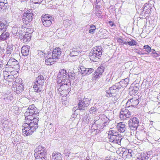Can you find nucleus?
I'll return each instance as SVG.
<instances>
[{
  "label": "nucleus",
  "mask_w": 160,
  "mask_h": 160,
  "mask_svg": "<svg viewBox=\"0 0 160 160\" xmlns=\"http://www.w3.org/2000/svg\"><path fill=\"white\" fill-rule=\"evenodd\" d=\"M94 71V70L92 68H87L85 73H84V75H85L87 74L89 75Z\"/></svg>",
  "instance_id": "41"
},
{
  "label": "nucleus",
  "mask_w": 160,
  "mask_h": 160,
  "mask_svg": "<svg viewBox=\"0 0 160 160\" xmlns=\"http://www.w3.org/2000/svg\"><path fill=\"white\" fill-rule=\"evenodd\" d=\"M12 48L11 47H9L8 46L7 48L6 53L8 54H10L11 53L12 51Z\"/></svg>",
  "instance_id": "46"
},
{
  "label": "nucleus",
  "mask_w": 160,
  "mask_h": 160,
  "mask_svg": "<svg viewBox=\"0 0 160 160\" xmlns=\"http://www.w3.org/2000/svg\"><path fill=\"white\" fill-rule=\"evenodd\" d=\"M129 81V78H126L124 79H122L119 82L117 83V85L121 89V88H122L126 87L128 84Z\"/></svg>",
  "instance_id": "20"
},
{
  "label": "nucleus",
  "mask_w": 160,
  "mask_h": 160,
  "mask_svg": "<svg viewBox=\"0 0 160 160\" xmlns=\"http://www.w3.org/2000/svg\"><path fill=\"white\" fill-rule=\"evenodd\" d=\"M12 67H9L8 68L7 67H5V71L6 72H7L8 71V70H9L10 71L9 72H11V71L12 70Z\"/></svg>",
  "instance_id": "51"
},
{
  "label": "nucleus",
  "mask_w": 160,
  "mask_h": 160,
  "mask_svg": "<svg viewBox=\"0 0 160 160\" xmlns=\"http://www.w3.org/2000/svg\"><path fill=\"white\" fill-rule=\"evenodd\" d=\"M96 28L95 26L93 25H91L90 27V28L89 30V32L91 33H93L94 31L96 29Z\"/></svg>",
  "instance_id": "42"
},
{
  "label": "nucleus",
  "mask_w": 160,
  "mask_h": 160,
  "mask_svg": "<svg viewBox=\"0 0 160 160\" xmlns=\"http://www.w3.org/2000/svg\"><path fill=\"white\" fill-rule=\"evenodd\" d=\"M103 125H102L101 126V127H100V129H102L104 127H103Z\"/></svg>",
  "instance_id": "64"
},
{
  "label": "nucleus",
  "mask_w": 160,
  "mask_h": 160,
  "mask_svg": "<svg viewBox=\"0 0 160 160\" xmlns=\"http://www.w3.org/2000/svg\"><path fill=\"white\" fill-rule=\"evenodd\" d=\"M39 112L37 108L33 104L30 105L24 113L25 117H30V118H36L38 116Z\"/></svg>",
  "instance_id": "4"
},
{
  "label": "nucleus",
  "mask_w": 160,
  "mask_h": 160,
  "mask_svg": "<svg viewBox=\"0 0 160 160\" xmlns=\"http://www.w3.org/2000/svg\"><path fill=\"white\" fill-rule=\"evenodd\" d=\"M45 148L42 145L38 146L34 150V157L36 160H43L46 152L45 151Z\"/></svg>",
  "instance_id": "7"
},
{
  "label": "nucleus",
  "mask_w": 160,
  "mask_h": 160,
  "mask_svg": "<svg viewBox=\"0 0 160 160\" xmlns=\"http://www.w3.org/2000/svg\"><path fill=\"white\" fill-rule=\"evenodd\" d=\"M128 45L132 46L136 45L137 44V42L135 40L132 39L131 41L128 42Z\"/></svg>",
  "instance_id": "43"
},
{
  "label": "nucleus",
  "mask_w": 160,
  "mask_h": 160,
  "mask_svg": "<svg viewBox=\"0 0 160 160\" xmlns=\"http://www.w3.org/2000/svg\"><path fill=\"white\" fill-rule=\"evenodd\" d=\"M116 128L119 132L122 133L124 132L126 130V125L123 122L118 123L117 125Z\"/></svg>",
  "instance_id": "21"
},
{
  "label": "nucleus",
  "mask_w": 160,
  "mask_h": 160,
  "mask_svg": "<svg viewBox=\"0 0 160 160\" xmlns=\"http://www.w3.org/2000/svg\"><path fill=\"white\" fill-rule=\"evenodd\" d=\"M7 30H5V31L2 32L1 35L0 36V41H4L6 40L9 37V33L6 31Z\"/></svg>",
  "instance_id": "25"
},
{
  "label": "nucleus",
  "mask_w": 160,
  "mask_h": 160,
  "mask_svg": "<svg viewBox=\"0 0 160 160\" xmlns=\"http://www.w3.org/2000/svg\"><path fill=\"white\" fill-rule=\"evenodd\" d=\"M143 48L146 50V51L149 53L151 52V48L148 45H144L143 47Z\"/></svg>",
  "instance_id": "44"
},
{
  "label": "nucleus",
  "mask_w": 160,
  "mask_h": 160,
  "mask_svg": "<svg viewBox=\"0 0 160 160\" xmlns=\"http://www.w3.org/2000/svg\"><path fill=\"white\" fill-rule=\"evenodd\" d=\"M138 96L135 95L132 98L129 99L126 104V106L128 108H129L131 107H135L138 104L139 101L138 100Z\"/></svg>",
  "instance_id": "12"
},
{
  "label": "nucleus",
  "mask_w": 160,
  "mask_h": 160,
  "mask_svg": "<svg viewBox=\"0 0 160 160\" xmlns=\"http://www.w3.org/2000/svg\"><path fill=\"white\" fill-rule=\"evenodd\" d=\"M128 42H124V44H125L126 45H128Z\"/></svg>",
  "instance_id": "62"
},
{
  "label": "nucleus",
  "mask_w": 160,
  "mask_h": 160,
  "mask_svg": "<svg viewBox=\"0 0 160 160\" xmlns=\"http://www.w3.org/2000/svg\"><path fill=\"white\" fill-rule=\"evenodd\" d=\"M55 59L53 57H52L51 52H48L46 57L45 60V63L47 65H52L55 62Z\"/></svg>",
  "instance_id": "18"
},
{
  "label": "nucleus",
  "mask_w": 160,
  "mask_h": 160,
  "mask_svg": "<svg viewBox=\"0 0 160 160\" xmlns=\"http://www.w3.org/2000/svg\"><path fill=\"white\" fill-rule=\"evenodd\" d=\"M18 31V28L16 27H13L12 28V32L14 35H16Z\"/></svg>",
  "instance_id": "49"
},
{
  "label": "nucleus",
  "mask_w": 160,
  "mask_h": 160,
  "mask_svg": "<svg viewBox=\"0 0 160 160\" xmlns=\"http://www.w3.org/2000/svg\"><path fill=\"white\" fill-rule=\"evenodd\" d=\"M108 123L107 122H104L102 124L103 125V127H104L105 126H106L107 124Z\"/></svg>",
  "instance_id": "58"
},
{
  "label": "nucleus",
  "mask_w": 160,
  "mask_h": 160,
  "mask_svg": "<svg viewBox=\"0 0 160 160\" xmlns=\"http://www.w3.org/2000/svg\"><path fill=\"white\" fill-rule=\"evenodd\" d=\"M138 54L140 55H144L146 54V53H143L141 51H139L137 52Z\"/></svg>",
  "instance_id": "56"
},
{
  "label": "nucleus",
  "mask_w": 160,
  "mask_h": 160,
  "mask_svg": "<svg viewBox=\"0 0 160 160\" xmlns=\"http://www.w3.org/2000/svg\"><path fill=\"white\" fill-rule=\"evenodd\" d=\"M42 0H31V1L34 4H40L42 2Z\"/></svg>",
  "instance_id": "48"
},
{
  "label": "nucleus",
  "mask_w": 160,
  "mask_h": 160,
  "mask_svg": "<svg viewBox=\"0 0 160 160\" xmlns=\"http://www.w3.org/2000/svg\"><path fill=\"white\" fill-rule=\"evenodd\" d=\"M3 153V151L1 147L0 146V155Z\"/></svg>",
  "instance_id": "59"
},
{
  "label": "nucleus",
  "mask_w": 160,
  "mask_h": 160,
  "mask_svg": "<svg viewBox=\"0 0 160 160\" xmlns=\"http://www.w3.org/2000/svg\"><path fill=\"white\" fill-rule=\"evenodd\" d=\"M3 67V65L2 63V60H0V70H1Z\"/></svg>",
  "instance_id": "54"
},
{
  "label": "nucleus",
  "mask_w": 160,
  "mask_h": 160,
  "mask_svg": "<svg viewBox=\"0 0 160 160\" xmlns=\"http://www.w3.org/2000/svg\"><path fill=\"white\" fill-rule=\"evenodd\" d=\"M132 113L127 108H124L121 109L120 114V118L122 120H125L130 118L132 115Z\"/></svg>",
  "instance_id": "9"
},
{
  "label": "nucleus",
  "mask_w": 160,
  "mask_h": 160,
  "mask_svg": "<svg viewBox=\"0 0 160 160\" xmlns=\"http://www.w3.org/2000/svg\"><path fill=\"white\" fill-rule=\"evenodd\" d=\"M148 158L149 157L147 156V154L145 153H141L136 160H147Z\"/></svg>",
  "instance_id": "33"
},
{
  "label": "nucleus",
  "mask_w": 160,
  "mask_h": 160,
  "mask_svg": "<svg viewBox=\"0 0 160 160\" xmlns=\"http://www.w3.org/2000/svg\"><path fill=\"white\" fill-rule=\"evenodd\" d=\"M18 33L19 34V37L21 40H22L24 43H27L30 41L31 37V33L26 32L25 34H21L20 33V31Z\"/></svg>",
  "instance_id": "15"
},
{
  "label": "nucleus",
  "mask_w": 160,
  "mask_h": 160,
  "mask_svg": "<svg viewBox=\"0 0 160 160\" xmlns=\"http://www.w3.org/2000/svg\"><path fill=\"white\" fill-rule=\"evenodd\" d=\"M117 134H118L117 132L113 129L112 128L109 131L108 137L110 135H116Z\"/></svg>",
  "instance_id": "40"
},
{
  "label": "nucleus",
  "mask_w": 160,
  "mask_h": 160,
  "mask_svg": "<svg viewBox=\"0 0 160 160\" xmlns=\"http://www.w3.org/2000/svg\"><path fill=\"white\" fill-rule=\"evenodd\" d=\"M132 151L131 150H125L123 152L122 155L124 156H132Z\"/></svg>",
  "instance_id": "39"
},
{
  "label": "nucleus",
  "mask_w": 160,
  "mask_h": 160,
  "mask_svg": "<svg viewBox=\"0 0 160 160\" xmlns=\"http://www.w3.org/2000/svg\"><path fill=\"white\" fill-rule=\"evenodd\" d=\"M2 122L3 130L5 131H7L8 129H10L12 126V124L8 119H3Z\"/></svg>",
  "instance_id": "17"
},
{
  "label": "nucleus",
  "mask_w": 160,
  "mask_h": 160,
  "mask_svg": "<svg viewBox=\"0 0 160 160\" xmlns=\"http://www.w3.org/2000/svg\"><path fill=\"white\" fill-rule=\"evenodd\" d=\"M38 54L39 56L40 57H43L44 53L42 51H38Z\"/></svg>",
  "instance_id": "50"
},
{
  "label": "nucleus",
  "mask_w": 160,
  "mask_h": 160,
  "mask_svg": "<svg viewBox=\"0 0 160 160\" xmlns=\"http://www.w3.org/2000/svg\"><path fill=\"white\" fill-rule=\"evenodd\" d=\"M102 49L100 46L94 48L93 51L91 52L89 54V58L91 61L97 62L99 60L102 55Z\"/></svg>",
  "instance_id": "3"
},
{
  "label": "nucleus",
  "mask_w": 160,
  "mask_h": 160,
  "mask_svg": "<svg viewBox=\"0 0 160 160\" xmlns=\"http://www.w3.org/2000/svg\"><path fill=\"white\" fill-rule=\"evenodd\" d=\"M90 100V99L84 98L82 100H79L78 107L80 111L85 110L89 105Z\"/></svg>",
  "instance_id": "10"
},
{
  "label": "nucleus",
  "mask_w": 160,
  "mask_h": 160,
  "mask_svg": "<svg viewBox=\"0 0 160 160\" xmlns=\"http://www.w3.org/2000/svg\"><path fill=\"white\" fill-rule=\"evenodd\" d=\"M111 76L110 75H108L106 77V79L105 80V83H110L111 81Z\"/></svg>",
  "instance_id": "47"
},
{
  "label": "nucleus",
  "mask_w": 160,
  "mask_h": 160,
  "mask_svg": "<svg viewBox=\"0 0 160 160\" xmlns=\"http://www.w3.org/2000/svg\"><path fill=\"white\" fill-rule=\"evenodd\" d=\"M109 25L111 26V27L113 26L114 25V23L112 21H109Z\"/></svg>",
  "instance_id": "55"
},
{
  "label": "nucleus",
  "mask_w": 160,
  "mask_h": 160,
  "mask_svg": "<svg viewBox=\"0 0 160 160\" xmlns=\"http://www.w3.org/2000/svg\"><path fill=\"white\" fill-rule=\"evenodd\" d=\"M153 57H155L158 56H160V53L158 52V53L156 52L154 55H153Z\"/></svg>",
  "instance_id": "53"
},
{
  "label": "nucleus",
  "mask_w": 160,
  "mask_h": 160,
  "mask_svg": "<svg viewBox=\"0 0 160 160\" xmlns=\"http://www.w3.org/2000/svg\"><path fill=\"white\" fill-rule=\"evenodd\" d=\"M30 48V47L27 45L23 46L21 50L22 55L24 56H28L29 54Z\"/></svg>",
  "instance_id": "24"
},
{
  "label": "nucleus",
  "mask_w": 160,
  "mask_h": 160,
  "mask_svg": "<svg viewBox=\"0 0 160 160\" xmlns=\"http://www.w3.org/2000/svg\"><path fill=\"white\" fill-rule=\"evenodd\" d=\"M7 26L8 23L5 20H0V32H1L7 30Z\"/></svg>",
  "instance_id": "22"
},
{
  "label": "nucleus",
  "mask_w": 160,
  "mask_h": 160,
  "mask_svg": "<svg viewBox=\"0 0 160 160\" xmlns=\"http://www.w3.org/2000/svg\"><path fill=\"white\" fill-rule=\"evenodd\" d=\"M32 12V10H27L26 12L24 13L23 14L22 20L26 24H27V22H30L32 19L33 14Z\"/></svg>",
  "instance_id": "13"
},
{
  "label": "nucleus",
  "mask_w": 160,
  "mask_h": 160,
  "mask_svg": "<svg viewBox=\"0 0 160 160\" xmlns=\"http://www.w3.org/2000/svg\"><path fill=\"white\" fill-rule=\"evenodd\" d=\"M65 85L64 84H62V83H57V89L58 90V91L59 92H61L63 91L64 90H68V88H69V85H68V88H67L65 86Z\"/></svg>",
  "instance_id": "23"
},
{
  "label": "nucleus",
  "mask_w": 160,
  "mask_h": 160,
  "mask_svg": "<svg viewBox=\"0 0 160 160\" xmlns=\"http://www.w3.org/2000/svg\"><path fill=\"white\" fill-rule=\"evenodd\" d=\"M120 89L118 85L116 83L115 85L112 86L109 88L108 90L106 91V96L107 97H114V100L116 101L117 100V98H115L116 93L118 92L119 90Z\"/></svg>",
  "instance_id": "6"
},
{
  "label": "nucleus",
  "mask_w": 160,
  "mask_h": 160,
  "mask_svg": "<svg viewBox=\"0 0 160 160\" xmlns=\"http://www.w3.org/2000/svg\"><path fill=\"white\" fill-rule=\"evenodd\" d=\"M129 126L131 130L133 131H135L137 129L138 126L136 125L134 123L131 122V120H129L128 121Z\"/></svg>",
  "instance_id": "31"
},
{
  "label": "nucleus",
  "mask_w": 160,
  "mask_h": 160,
  "mask_svg": "<svg viewBox=\"0 0 160 160\" xmlns=\"http://www.w3.org/2000/svg\"><path fill=\"white\" fill-rule=\"evenodd\" d=\"M0 2H8L7 0H0Z\"/></svg>",
  "instance_id": "61"
},
{
  "label": "nucleus",
  "mask_w": 160,
  "mask_h": 160,
  "mask_svg": "<svg viewBox=\"0 0 160 160\" xmlns=\"http://www.w3.org/2000/svg\"><path fill=\"white\" fill-rule=\"evenodd\" d=\"M109 141L114 143L121 145L124 141H127V140L122 138V136L119 134H117L116 135H110L109 136Z\"/></svg>",
  "instance_id": "8"
},
{
  "label": "nucleus",
  "mask_w": 160,
  "mask_h": 160,
  "mask_svg": "<svg viewBox=\"0 0 160 160\" xmlns=\"http://www.w3.org/2000/svg\"><path fill=\"white\" fill-rule=\"evenodd\" d=\"M52 160H62V155L60 153L56 152H53L52 156Z\"/></svg>",
  "instance_id": "26"
},
{
  "label": "nucleus",
  "mask_w": 160,
  "mask_h": 160,
  "mask_svg": "<svg viewBox=\"0 0 160 160\" xmlns=\"http://www.w3.org/2000/svg\"><path fill=\"white\" fill-rule=\"evenodd\" d=\"M96 108L95 107H91L90 110L89 112L90 113L93 114V113H95V112H96Z\"/></svg>",
  "instance_id": "45"
},
{
  "label": "nucleus",
  "mask_w": 160,
  "mask_h": 160,
  "mask_svg": "<svg viewBox=\"0 0 160 160\" xmlns=\"http://www.w3.org/2000/svg\"><path fill=\"white\" fill-rule=\"evenodd\" d=\"M46 78L42 75H39L36 78L34 82L33 88L35 92H39L42 90V86L43 85Z\"/></svg>",
  "instance_id": "5"
},
{
  "label": "nucleus",
  "mask_w": 160,
  "mask_h": 160,
  "mask_svg": "<svg viewBox=\"0 0 160 160\" xmlns=\"http://www.w3.org/2000/svg\"><path fill=\"white\" fill-rule=\"evenodd\" d=\"M62 53L61 49L59 48H56L52 51V57L56 59L59 58Z\"/></svg>",
  "instance_id": "19"
},
{
  "label": "nucleus",
  "mask_w": 160,
  "mask_h": 160,
  "mask_svg": "<svg viewBox=\"0 0 160 160\" xmlns=\"http://www.w3.org/2000/svg\"><path fill=\"white\" fill-rule=\"evenodd\" d=\"M38 122L37 118L26 117L25 118V123L22 127L23 134L26 136L31 135L38 128Z\"/></svg>",
  "instance_id": "1"
},
{
  "label": "nucleus",
  "mask_w": 160,
  "mask_h": 160,
  "mask_svg": "<svg viewBox=\"0 0 160 160\" xmlns=\"http://www.w3.org/2000/svg\"><path fill=\"white\" fill-rule=\"evenodd\" d=\"M129 120H131V122L134 123L136 125L138 126V124L139 123V121L138 119L136 117H134L130 119Z\"/></svg>",
  "instance_id": "38"
},
{
  "label": "nucleus",
  "mask_w": 160,
  "mask_h": 160,
  "mask_svg": "<svg viewBox=\"0 0 160 160\" xmlns=\"http://www.w3.org/2000/svg\"><path fill=\"white\" fill-rule=\"evenodd\" d=\"M105 160H115L114 159H113V158H110V159H105Z\"/></svg>",
  "instance_id": "63"
},
{
  "label": "nucleus",
  "mask_w": 160,
  "mask_h": 160,
  "mask_svg": "<svg viewBox=\"0 0 160 160\" xmlns=\"http://www.w3.org/2000/svg\"><path fill=\"white\" fill-rule=\"evenodd\" d=\"M12 89L17 94H19L23 91V85L14 82L12 83Z\"/></svg>",
  "instance_id": "14"
},
{
  "label": "nucleus",
  "mask_w": 160,
  "mask_h": 160,
  "mask_svg": "<svg viewBox=\"0 0 160 160\" xmlns=\"http://www.w3.org/2000/svg\"><path fill=\"white\" fill-rule=\"evenodd\" d=\"M8 5V2H0V11L5 9Z\"/></svg>",
  "instance_id": "34"
},
{
  "label": "nucleus",
  "mask_w": 160,
  "mask_h": 160,
  "mask_svg": "<svg viewBox=\"0 0 160 160\" xmlns=\"http://www.w3.org/2000/svg\"><path fill=\"white\" fill-rule=\"evenodd\" d=\"M53 22V21H47L46 20L44 22H42L43 25L46 27H50L52 23V22Z\"/></svg>",
  "instance_id": "37"
},
{
  "label": "nucleus",
  "mask_w": 160,
  "mask_h": 160,
  "mask_svg": "<svg viewBox=\"0 0 160 160\" xmlns=\"http://www.w3.org/2000/svg\"><path fill=\"white\" fill-rule=\"evenodd\" d=\"M101 117H102V118H107L106 117V116L104 115H102L101 116Z\"/></svg>",
  "instance_id": "60"
},
{
  "label": "nucleus",
  "mask_w": 160,
  "mask_h": 160,
  "mask_svg": "<svg viewBox=\"0 0 160 160\" xmlns=\"http://www.w3.org/2000/svg\"><path fill=\"white\" fill-rule=\"evenodd\" d=\"M4 100L7 102H9V101L11 100L12 97V94L10 93L9 94H4L3 95V97Z\"/></svg>",
  "instance_id": "30"
},
{
  "label": "nucleus",
  "mask_w": 160,
  "mask_h": 160,
  "mask_svg": "<svg viewBox=\"0 0 160 160\" xmlns=\"http://www.w3.org/2000/svg\"><path fill=\"white\" fill-rule=\"evenodd\" d=\"M81 52V50L79 47L73 48L70 50V58L73 61L76 60L77 58V56Z\"/></svg>",
  "instance_id": "11"
},
{
  "label": "nucleus",
  "mask_w": 160,
  "mask_h": 160,
  "mask_svg": "<svg viewBox=\"0 0 160 160\" xmlns=\"http://www.w3.org/2000/svg\"><path fill=\"white\" fill-rule=\"evenodd\" d=\"M104 68L103 66H101L97 69L93 74L94 79H95L102 76L104 71Z\"/></svg>",
  "instance_id": "16"
},
{
  "label": "nucleus",
  "mask_w": 160,
  "mask_h": 160,
  "mask_svg": "<svg viewBox=\"0 0 160 160\" xmlns=\"http://www.w3.org/2000/svg\"><path fill=\"white\" fill-rule=\"evenodd\" d=\"M144 133L142 132H137L136 136L137 137V138L138 140H141L144 138Z\"/></svg>",
  "instance_id": "36"
},
{
  "label": "nucleus",
  "mask_w": 160,
  "mask_h": 160,
  "mask_svg": "<svg viewBox=\"0 0 160 160\" xmlns=\"http://www.w3.org/2000/svg\"><path fill=\"white\" fill-rule=\"evenodd\" d=\"M139 88L137 87H130L129 88V94L130 95H132L135 94L138 91Z\"/></svg>",
  "instance_id": "27"
},
{
  "label": "nucleus",
  "mask_w": 160,
  "mask_h": 160,
  "mask_svg": "<svg viewBox=\"0 0 160 160\" xmlns=\"http://www.w3.org/2000/svg\"><path fill=\"white\" fill-rule=\"evenodd\" d=\"M5 73H4V78L5 80H6L8 82H11L14 81L15 79V78L14 75H8V76H5Z\"/></svg>",
  "instance_id": "28"
},
{
  "label": "nucleus",
  "mask_w": 160,
  "mask_h": 160,
  "mask_svg": "<svg viewBox=\"0 0 160 160\" xmlns=\"http://www.w3.org/2000/svg\"><path fill=\"white\" fill-rule=\"evenodd\" d=\"M151 51L152 52V53L153 54V55H154L156 52L155 50L154 49H151Z\"/></svg>",
  "instance_id": "57"
},
{
  "label": "nucleus",
  "mask_w": 160,
  "mask_h": 160,
  "mask_svg": "<svg viewBox=\"0 0 160 160\" xmlns=\"http://www.w3.org/2000/svg\"><path fill=\"white\" fill-rule=\"evenodd\" d=\"M117 41L119 43H120L121 44H124V41H123V40H122L121 38H118Z\"/></svg>",
  "instance_id": "52"
},
{
  "label": "nucleus",
  "mask_w": 160,
  "mask_h": 160,
  "mask_svg": "<svg viewBox=\"0 0 160 160\" xmlns=\"http://www.w3.org/2000/svg\"><path fill=\"white\" fill-rule=\"evenodd\" d=\"M58 82L62 83V84L65 85V86L67 88L68 86L70 85L71 83L66 71L64 69L61 70L58 74Z\"/></svg>",
  "instance_id": "2"
},
{
  "label": "nucleus",
  "mask_w": 160,
  "mask_h": 160,
  "mask_svg": "<svg viewBox=\"0 0 160 160\" xmlns=\"http://www.w3.org/2000/svg\"><path fill=\"white\" fill-rule=\"evenodd\" d=\"M81 64H80L79 65V67H78V70L79 72H80L83 75H84V72L85 73L87 68H85L83 66H82V65H81Z\"/></svg>",
  "instance_id": "35"
},
{
  "label": "nucleus",
  "mask_w": 160,
  "mask_h": 160,
  "mask_svg": "<svg viewBox=\"0 0 160 160\" xmlns=\"http://www.w3.org/2000/svg\"><path fill=\"white\" fill-rule=\"evenodd\" d=\"M53 19L52 17L50 16L48 14H45L43 16H42V18L41 20L42 22L45 21L46 20L48 21H53Z\"/></svg>",
  "instance_id": "32"
},
{
  "label": "nucleus",
  "mask_w": 160,
  "mask_h": 160,
  "mask_svg": "<svg viewBox=\"0 0 160 160\" xmlns=\"http://www.w3.org/2000/svg\"><path fill=\"white\" fill-rule=\"evenodd\" d=\"M18 62L14 58L10 59L7 63V65L10 66L18 65Z\"/></svg>",
  "instance_id": "29"
}]
</instances>
